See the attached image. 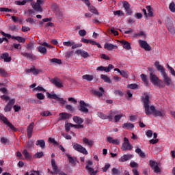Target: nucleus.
<instances>
[{"label":"nucleus","instance_id":"42","mask_svg":"<svg viewBox=\"0 0 175 175\" xmlns=\"http://www.w3.org/2000/svg\"><path fill=\"white\" fill-rule=\"evenodd\" d=\"M111 174L112 175H120V174H121V171H120V170H118L116 167H113L111 170Z\"/></svg>","mask_w":175,"mask_h":175},{"label":"nucleus","instance_id":"24","mask_svg":"<svg viewBox=\"0 0 175 175\" xmlns=\"http://www.w3.org/2000/svg\"><path fill=\"white\" fill-rule=\"evenodd\" d=\"M131 158H133L132 154H124L120 159L121 162H126V161H129Z\"/></svg>","mask_w":175,"mask_h":175},{"label":"nucleus","instance_id":"58","mask_svg":"<svg viewBox=\"0 0 175 175\" xmlns=\"http://www.w3.org/2000/svg\"><path fill=\"white\" fill-rule=\"evenodd\" d=\"M36 97L38 98V99H39L40 100H43V99H44V94H43L42 93H38L36 94Z\"/></svg>","mask_w":175,"mask_h":175},{"label":"nucleus","instance_id":"51","mask_svg":"<svg viewBox=\"0 0 175 175\" xmlns=\"http://www.w3.org/2000/svg\"><path fill=\"white\" fill-rule=\"evenodd\" d=\"M85 169H87V170H88L91 173L90 175H96V174H95V170H94V168L90 167L89 165H86Z\"/></svg>","mask_w":175,"mask_h":175},{"label":"nucleus","instance_id":"39","mask_svg":"<svg viewBox=\"0 0 175 175\" xmlns=\"http://www.w3.org/2000/svg\"><path fill=\"white\" fill-rule=\"evenodd\" d=\"M135 152H137V154H139V157H141V158H146V154L144 152H143V151H142V149L137 148L135 150Z\"/></svg>","mask_w":175,"mask_h":175},{"label":"nucleus","instance_id":"5","mask_svg":"<svg viewBox=\"0 0 175 175\" xmlns=\"http://www.w3.org/2000/svg\"><path fill=\"white\" fill-rule=\"evenodd\" d=\"M0 120L1 121H3V122L5 125H8L12 131H13L14 132H17V129H16V127H14V126L12 123H10V122H9L8 118L5 117V116H3V114L2 113H0Z\"/></svg>","mask_w":175,"mask_h":175},{"label":"nucleus","instance_id":"54","mask_svg":"<svg viewBox=\"0 0 175 175\" xmlns=\"http://www.w3.org/2000/svg\"><path fill=\"white\" fill-rule=\"evenodd\" d=\"M0 76L2 77H6V76H8V72H6L5 69L0 68Z\"/></svg>","mask_w":175,"mask_h":175},{"label":"nucleus","instance_id":"25","mask_svg":"<svg viewBox=\"0 0 175 175\" xmlns=\"http://www.w3.org/2000/svg\"><path fill=\"white\" fill-rule=\"evenodd\" d=\"M120 43L122 44L125 50H131V49H132V47L131 46V43L127 41L122 40Z\"/></svg>","mask_w":175,"mask_h":175},{"label":"nucleus","instance_id":"46","mask_svg":"<svg viewBox=\"0 0 175 175\" xmlns=\"http://www.w3.org/2000/svg\"><path fill=\"white\" fill-rule=\"evenodd\" d=\"M120 76H122V77H124V79H128V77H129L128 71L126 70H122L120 73Z\"/></svg>","mask_w":175,"mask_h":175},{"label":"nucleus","instance_id":"47","mask_svg":"<svg viewBox=\"0 0 175 175\" xmlns=\"http://www.w3.org/2000/svg\"><path fill=\"white\" fill-rule=\"evenodd\" d=\"M98 116L102 120H108V116L102 112L98 113Z\"/></svg>","mask_w":175,"mask_h":175},{"label":"nucleus","instance_id":"50","mask_svg":"<svg viewBox=\"0 0 175 175\" xmlns=\"http://www.w3.org/2000/svg\"><path fill=\"white\" fill-rule=\"evenodd\" d=\"M70 128H73V124L72 123H66L65 129L66 132H69L70 131Z\"/></svg>","mask_w":175,"mask_h":175},{"label":"nucleus","instance_id":"55","mask_svg":"<svg viewBox=\"0 0 175 175\" xmlns=\"http://www.w3.org/2000/svg\"><path fill=\"white\" fill-rule=\"evenodd\" d=\"M56 13H55V16L56 17H57L58 18L61 19L62 18V17L64 16V14H62L59 10H56Z\"/></svg>","mask_w":175,"mask_h":175},{"label":"nucleus","instance_id":"48","mask_svg":"<svg viewBox=\"0 0 175 175\" xmlns=\"http://www.w3.org/2000/svg\"><path fill=\"white\" fill-rule=\"evenodd\" d=\"M127 87L129 88H131V90H137L139 88V85L136 83H133V84L128 85Z\"/></svg>","mask_w":175,"mask_h":175},{"label":"nucleus","instance_id":"62","mask_svg":"<svg viewBox=\"0 0 175 175\" xmlns=\"http://www.w3.org/2000/svg\"><path fill=\"white\" fill-rule=\"evenodd\" d=\"M122 117V114L116 115L114 117L115 122H118L120 121V120H121Z\"/></svg>","mask_w":175,"mask_h":175},{"label":"nucleus","instance_id":"28","mask_svg":"<svg viewBox=\"0 0 175 175\" xmlns=\"http://www.w3.org/2000/svg\"><path fill=\"white\" fill-rule=\"evenodd\" d=\"M72 120H73L74 122H75V124H81L84 122V120H83V118H81L79 116H74L72 118Z\"/></svg>","mask_w":175,"mask_h":175},{"label":"nucleus","instance_id":"60","mask_svg":"<svg viewBox=\"0 0 175 175\" xmlns=\"http://www.w3.org/2000/svg\"><path fill=\"white\" fill-rule=\"evenodd\" d=\"M44 154L43 152H37L34 156L33 158H42V157H43Z\"/></svg>","mask_w":175,"mask_h":175},{"label":"nucleus","instance_id":"23","mask_svg":"<svg viewBox=\"0 0 175 175\" xmlns=\"http://www.w3.org/2000/svg\"><path fill=\"white\" fill-rule=\"evenodd\" d=\"M66 156L68 157L69 159L70 163L72 165V166H75L76 165V161H77V158L76 157H72L70 154L66 153Z\"/></svg>","mask_w":175,"mask_h":175},{"label":"nucleus","instance_id":"15","mask_svg":"<svg viewBox=\"0 0 175 175\" xmlns=\"http://www.w3.org/2000/svg\"><path fill=\"white\" fill-rule=\"evenodd\" d=\"M51 82L52 83V84H54L55 87H57V88H62V87H64L62 81L58 78L52 79Z\"/></svg>","mask_w":175,"mask_h":175},{"label":"nucleus","instance_id":"38","mask_svg":"<svg viewBox=\"0 0 175 175\" xmlns=\"http://www.w3.org/2000/svg\"><path fill=\"white\" fill-rule=\"evenodd\" d=\"M167 27L168 28V31H170L171 32V33H172L173 35H174L175 33V29L174 27H173V24L172 23H167Z\"/></svg>","mask_w":175,"mask_h":175},{"label":"nucleus","instance_id":"17","mask_svg":"<svg viewBox=\"0 0 175 175\" xmlns=\"http://www.w3.org/2000/svg\"><path fill=\"white\" fill-rule=\"evenodd\" d=\"M35 124L33 122H31L27 127V137L29 139H31L32 137V132H33V126Z\"/></svg>","mask_w":175,"mask_h":175},{"label":"nucleus","instance_id":"16","mask_svg":"<svg viewBox=\"0 0 175 175\" xmlns=\"http://www.w3.org/2000/svg\"><path fill=\"white\" fill-rule=\"evenodd\" d=\"M104 49H105V50H108V51H111L112 50L118 49V46L117 45L107 42L104 45Z\"/></svg>","mask_w":175,"mask_h":175},{"label":"nucleus","instance_id":"2","mask_svg":"<svg viewBox=\"0 0 175 175\" xmlns=\"http://www.w3.org/2000/svg\"><path fill=\"white\" fill-rule=\"evenodd\" d=\"M150 80L153 85H156V87H159V88H165V84H163V81L159 79L157 76L154 73H149Z\"/></svg>","mask_w":175,"mask_h":175},{"label":"nucleus","instance_id":"49","mask_svg":"<svg viewBox=\"0 0 175 175\" xmlns=\"http://www.w3.org/2000/svg\"><path fill=\"white\" fill-rule=\"evenodd\" d=\"M96 70H100V72H106L107 73L109 72V70H107V67L105 66H99L97 68Z\"/></svg>","mask_w":175,"mask_h":175},{"label":"nucleus","instance_id":"18","mask_svg":"<svg viewBox=\"0 0 175 175\" xmlns=\"http://www.w3.org/2000/svg\"><path fill=\"white\" fill-rule=\"evenodd\" d=\"M75 53L78 55H81V57H83V58H88V57H90V54H88V52H85V51H83L81 49L77 50Z\"/></svg>","mask_w":175,"mask_h":175},{"label":"nucleus","instance_id":"27","mask_svg":"<svg viewBox=\"0 0 175 175\" xmlns=\"http://www.w3.org/2000/svg\"><path fill=\"white\" fill-rule=\"evenodd\" d=\"M154 66L157 69V70H159V72H160V73L165 72V68H163V66H162L161 65L159 64V62H156L154 63Z\"/></svg>","mask_w":175,"mask_h":175},{"label":"nucleus","instance_id":"1","mask_svg":"<svg viewBox=\"0 0 175 175\" xmlns=\"http://www.w3.org/2000/svg\"><path fill=\"white\" fill-rule=\"evenodd\" d=\"M142 102L144 103V107L145 108V113L146 116H150L152 114L154 117H164L165 112L163 110H158L155 108V106L151 105L150 107V96L146 95L144 97H142Z\"/></svg>","mask_w":175,"mask_h":175},{"label":"nucleus","instance_id":"56","mask_svg":"<svg viewBox=\"0 0 175 175\" xmlns=\"http://www.w3.org/2000/svg\"><path fill=\"white\" fill-rule=\"evenodd\" d=\"M42 117H49V116H51V113L49 111H44L40 113Z\"/></svg>","mask_w":175,"mask_h":175},{"label":"nucleus","instance_id":"30","mask_svg":"<svg viewBox=\"0 0 175 175\" xmlns=\"http://www.w3.org/2000/svg\"><path fill=\"white\" fill-rule=\"evenodd\" d=\"M123 129H133V128H135V124L132 123H124L122 125Z\"/></svg>","mask_w":175,"mask_h":175},{"label":"nucleus","instance_id":"34","mask_svg":"<svg viewBox=\"0 0 175 175\" xmlns=\"http://www.w3.org/2000/svg\"><path fill=\"white\" fill-rule=\"evenodd\" d=\"M82 79L88 81H92L94 80V75H85L82 77Z\"/></svg>","mask_w":175,"mask_h":175},{"label":"nucleus","instance_id":"63","mask_svg":"<svg viewBox=\"0 0 175 175\" xmlns=\"http://www.w3.org/2000/svg\"><path fill=\"white\" fill-rule=\"evenodd\" d=\"M66 110H69V111H75V107H73L70 105H66Z\"/></svg>","mask_w":175,"mask_h":175},{"label":"nucleus","instance_id":"9","mask_svg":"<svg viewBox=\"0 0 175 175\" xmlns=\"http://www.w3.org/2000/svg\"><path fill=\"white\" fill-rule=\"evenodd\" d=\"M124 142L122 144V151H128L133 148L132 145H131V144L129 143V139H128V138L124 137Z\"/></svg>","mask_w":175,"mask_h":175},{"label":"nucleus","instance_id":"22","mask_svg":"<svg viewBox=\"0 0 175 175\" xmlns=\"http://www.w3.org/2000/svg\"><path fill=\"white\" fill-rule=\"evenodd\" d=\"M117 114H118L117 111L111 110L107 115L109 121H113V118H114L115 116H117Z\"/></svg>","mask_w":175,"mask_h":175},{"label":"nucleus","instance_id":"8","mask_svg":"<svg viewBox=\"0 0 175 175\" xmlns=\"http://www.w3.org/2000/svg\"><path fill=\"white\" fill-rule=\"evenodd\" d=\"M72 146H73L74 150H75L76 151H78V152H81V154H83L84 155H87L88 154L87 149H85V148L83 147V146H81L79 144H76V143H73Z\"/></svg>","mask_w":175,"mask_h":175},{"label":"nucleus","instance_id":"20","mask_svg":"<svg viewBox=\"0 0 175 175\" xmlns=\"http://www.w3.org/2000/svg\"><path fill=\"white\" fill-rule=\"evenodd\" d=\"M70 114L66 112H63L59 113V121H63L65 120H68V118H70Z\"/></svg>","mask_w":175,"mask_h":175},{"label":"nucleus","instance_id":"29","mask_svg":"<svg viewBox=\"0 0 175 175\" xmlns=\"http://www.w3.org/2000/svg\"><path fill=\"white\" fill-rule=\"evenodd\" d=\"M107 140L109 143H112V144H120V140L118 139H113L111 137H107Z\"/></svg>","mask_w":175,"mask_h":175},{"label":"nucleus","instance_id":"31","mask_svg":"<svg viewBox=\"0 0 175 175\" xmlns=\"http://www.w3.org/2000/svg\"><path fill=\"white\" fill-rule=\"evenodd\" d=\"M12 39H15V40H17V42H19V43H25V38H24L21 36H13L12 37Z\"/></svg>","mask_w":175,"mask_h":175},{"label":"nucleus","instance_id":"4","mask_svg":"<svg viewBox=\"0 0 175 175\" xmlns=\"http://www.w3.org/2000/svg\"><path fill=\"white\" fill-rule=\"evenodd\" d=\"M42 3H44V0H37L36 3L32 2L31 5L35 12H43V8L40 5H42Z\"/></svg>","mask_w":175,"mask_h":175},{"label":"nucleus","instance_id":"12","mask_svg":"<svg viewBox=\"0 0 175 175\" xmlns=\"http://www.w3.org/2000/svg\"><path fill=\"white\" fill-rule=\"evenodd\" d=\"M15 103H16V99L14 98L11 99L4 107V111L5 113L11 111L12 109H13V105H14Z\"/></svg>","mask_w":175,"mask_h":175},{"label":"nucleus","instance_id":"64","mask_svg":"<svg viewBox=\"0 0 175 175\" xmlns=\"http://www.w3.org/2000/svg\"><path fill=\"white\" fill-rule=\"evenodd\" d=\"M27 148H31L33 147V141L32 140L29 141L27 144Z\"/></svg>","mask_w":175,"mask_h":175},{"label":"nucleus","instance_id":"3","mask_svg":"<svg viewBox=\"0 0 175 175\" xmlns=\"http://www.w3.org/2000/svg\"><path fill=\"white\" fill-rule=\"evenodd\" d=\"M88 107H91V105L88 103H85L84 100H81L79 102V106L78 107V110L84 114L90 113V109Z\"/></svg>","mask_w":175,"mask_h":175},{"label":"nucleus","instance_id":"43","mask_svg":"<svg viewBox=\"0 0 175 175\" xmlns=\"http://www.w3.org/2000/svg\"><path fill=\"white\" fill-rule=\"evenodd\" d=\"M52 167L53 172H51V174H58V173H59V170H58L57 165H53Z\"/></svg>","mask_w":175,"mask_h":175},{"label":"nucleus","instance_id":"52","mask_svg":"<svg viewBox=\"0 0 175 175\" xmlns=\"http://www.w3.org/2000/svg\"><path fill=\"white\" fill-rule=\"evenodd\" d=\"M169 9L171 12H172V13L175 12V3L174 2H172L170 5H169Z\"/></svg>","mask_w":175,"mask_h":175},{"label":"nucleus","instance_id":"37","mask_svg":"<svg viewBox=\"0 0 175 175\" xmlns=\"http://www.w3.org/2000/svg\"><path fill=\"white\" fill-rule=\"evenodd\" d=\"M23 155H25V159H31V158H32V156L31 155V154H29V152H28V150H27V149L23 150Z\"/></svg>","mask_w":175,"mask_h":175},{"label":"nucleus","instance_id":"21","mask_svg":"<svg viewBox=\"0 0 175 175\" xmlns=\"http://www.w3.org/2000/svg\"><path fill=\"white\" fill-rule=\"evenodd\" d=\"M1 59H4L5 62H10L12 61V57H9V53H4L1 55Z\"/></svg>","mask_w":175,"mask_h":175},{"label":"nucleus","instance_id":"19","mask_svg":"<svg viewBox=\"0 0 175 175\" xmlns=\"http://www.w3.org/2000/svg\"><path fill=\"white\" fill-rule=\"evenodd\" d=\"M99 90H100V92L96 90H93L92 92L94 95H97L98 98H100L103 96V95H105V89H103V88L102 87H100Z\"/></svg>","mask_w":175,"mask_h":175},{"label":"nucleus","instance_id":"11","mask_svg":"<svg viewBox=\"0 0 175 175\" xmlns=\"http://www.w3.org/2000/svg\"><path fill=\"white\" fill-rule=\"evenodd\" d=\"M139 43L140 44V46L142 47V49H144V50L145 51H151V46H150V44H148L147 41L139 40Z\"/></svg>","mask_w":175,"mask_h":175},{"label":"nucleus","instance_id":"32","mask_svg":"<svg viewBox=\"0 0 175 175\" xmlns=\"http://www.w3.org/2000/svg\"><path fill=\"white\" fill-rule=\"evenodd\" d=\"M36 146H40L41 148L46 147V142L43 139H39L36 142Z\"/></svg>","mask_w":175,"mask_h":175},{"label":"nucleus","instance_id":"59","mask_svg":"<svg viewBox=\"0 0 175 175\" xmlns=\"http://www.w3.org/2000/svg\"><path fill=\"white\" fill-rule=\"evenodd\" d=\"M167 69H169L171 75H172V76H175V71L174 69H173V68H172L171 66H169V64H167Z\"/></svg>","mask_w":175,"mask_h":175},{"label":"nucleus","instance_id":"26","mask_svg":"<svg viewBox=\"0 0 175 175\" xmlns=\"http://www.w3.org/2000/svg\"><path fill=\"white\" fill-rule=\"evenodd\" d=\"M146 10H148V17H154V9L151 8V5H147Z\"/></svg>","mask_w":175,"mask_h":175},{"label":"nucleus","instance_id":"36","mask_svg":"<svg viewBox=\"0 0 175 175\" xmlns=\"http://www.w3.org/2000/svg\"><path fill=\"white\" fill-rule=\"evenodd\" d=\"M88 8H89V10H90V12H91V13H94V14H97V16H99V12H98V10H96V8H95V7L90 5Z\"/></svg>","mask_w":175,"mask_h":175},{"label":"nucleus","instance_id":"33","mask_svg":"<svg viewBox=\"0 0 175 175\" xmlns=\"http://www.w3.org/2000/svg\"><path fill=\"white\" fill-rule=\"evenodd\" d=\"M100 79H102L105 81V83L111 84V80L110 79V78H109V77H107V75H101Z\"/></svg>","mask_w":175,"mask_h":175},{"label":"nucleus","instance_id":"40","mask_svg":"<svg viewBox=\"0 0 175 175\" xmlns=\"http://www.w3.org/2000/svg\"><path fill=\"white\" fill-rule=\"evenodd\" d=\"M83 142L88 146H94V141L89 140L88 138H83Z\"/></svg>","mask_w":175,"mask_h":175},{"label":"nucleus","instance_id":"44","mask_svg":"<svg viewBox=\"0 0 175 175\" xmlns=\"http://www.w3.org/2000/svg\"><path fill=\"white\" fill-rule=\"evenodd\" d=\"M50 62H53L54 64H57L58 65L62 64V61L59 59L53 58L50 59Z\"/></svg>","mask_w":175,"mask_h":175},{"label":"nucleus","instance_id":"57","mask_svg":"<svg viewBox=\"0 0 175 175\" xmlns=\"http://www.w3.org/2000/svg\"><path fill=\"white\" fill-rule=\"evenodd\" d=\"M113 14L115 15V16H124V12H122L121 10H117V11H115L114 12H113Z\"/></svg>","mask_w":175,"mask_h":175},{"label":"nucleus","instance_id":"35","mask_svg":"<svg viewBox=\"0 0 175 175\" xmlns=\"http://www.w3.org/2000/svg\"><path fill=\"white\" fill-rule=\"evenodd\" d=\"M141 79H142L143 83H144L146 87H147L148 85V79H147V75H146L144 74H142Z\"/></svg>","mask_w":175,"mask_h":175},{"label":"nucleus","instance_id":"13","mask_svg":"<svg viewBox=\"0 0 175 175\" xmlns=\"http://www.w3.org/2000/svg\"><path fill=\"white\" fill-rule=\"evenodd\" d=\"M150 166L152 169H153L154 173L161 172V168H159V165H158V163L152 160H150Z\"/></svg>","mask_w":175,"mask_h":175},{"label":"nucleus","instance_id":"61","mask_svg":"<svg viewBox=\"0 0 175 175\" xmlns=\"http://www.w3.org/2000/svg\"><path fill=\"white\" fill-rule=\"evenodd\" d=\"M79 35H80L82 37L85 36L87 35V31L85 29H81L79 31Z\"/></svg>","mask_w":175,"mask_h":175},{"label":"nucleus","instance_id":"53","mask_svg":"<svg viewBox=\"0 0 175 175\" xmlns=\"http://www.w3.org/2000/svg\"><path fill=\"white\" fill-rule=\"evenodd\" d=\"M64 46H66V47H70L71 46H73L74 42L73 41H67L63 42Z\"/></svg>","mask_w":175,"mask_h":175},{"label":"nucleus","instance_id":"41","mask_svg":"<svg viewBox=\"0 0 175 175\" xmlns=\"http://www.w3.org/2000/svg\"><path fill=\"white\" fill-rule=\"evenodd\" d=\"M21 55H23V57H26V58H28L29 59H33V56L31 53H21Z\"/></svg>","mask_w":175,"mask_h":175},{"label":"nucleus","instance_id":"6","mask_svg":"<svg viewBox=\"0 0 175 175\" xmlns=\"http://www.w3.org/2000/svg\"><path fill=\"white\" fill-rule=\"evenodd\" d=\"M40 44H41V46H38V50L39 53L43 55L47 54V49H46V47H49V49H51L53 47L47 42H40ZM43 46H45L46 47Z\"/></svg>","mask_w":175,"mask_h":175},{"label":"nucleus","instance_id":"10","mask_svg":"<svg viewBox=\"0 0 175 175\" xmlns=\"http://www.w3.org/2000/svg\"><path fill=\"white\" fill-rule=\"evenodd\" d=\"M161 75L163 77V83H165L167 87H170V85H172V79L167 76L165 70L161 72Z\"/></svg>","mask_w":175,"mask_h":175},{"label":"nucleus","instance_id":"7","mask_svg":"<svg viewBox=\"0 0 175 175\" xmlns=\"http://www.w3.org/2000/svg\"><path fill=\"white\" fill-rule=\"evenodd\" d=\"M46 96L49 99H55L57 100V102L62 105H65V103H66V100H64L63 98L58 97V96H57L55 94H51L49 92H46Z\"/></svg>","mask_w":175,"mask_h":175},{"label":"nucleus","instance_id":"14","mask_svg":"<svg viewBox=\"0 0 175 175\" xmlns=\"http://www.w3.org/2000/svg\"><path fill=\"white\" fill-rule=\"evenodd\" d=\"M123 8H124L128 16L132 15V9H131V5L128 1H123Z\"/></svg>","mask_w":175,"mask_h":175},{"label":"nucleus","instance_id":"45","mask_svg":"<svg viewBox=\"0 0 175 175\" xmlns=\"http://www.w3.org/2000/svg\"><path fill=\"white\" fill-rule=\"evenodd\" d=\"M32 73L34 76H38V75L39 73H42V70L41 69H36L35 68V66H33V72Z\"/></svg>","mask_w":175,"mask_h":175}]
</instances>
